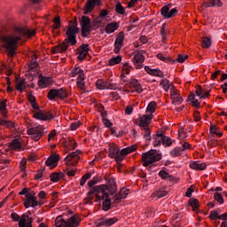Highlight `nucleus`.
Wrapping results in <instances>:
<instances>
[{
    "instance_id": "nucleus-1",
    "label": "nucleus",
    "mask_w": 227,
    "mask_h": 227,
    "mask_svg": "<svg viewBox=\"0 0 227 227\" xmlns=\"http://www.w3.org/2000/svg\"><path fill=\"white\" fill-rule=\"evenodd\" d=\"M36 35V30L22 27H14L12 33L9 35L0 34V42L2 47L6 49L8 55L13 58L15 56V51L19 49V42L27 36V38H33Z\"/></svg>"
},
{
    "instance_id": "nucleus-2",
    "label": "nucleus",
    "mask_w": 227,
    "mask_h": 227,
    "mask_svg": "<svg viewBox=\"0 0 227 227\" xmlns=\"http://www.w3.org/2000/svg\"><path fill=\"white\" fill-rule=\"evenodd\" d=\"M78 33L79 27H77V24L70 23L67 30V39H66L62 43L54 46L51 49L52 54H63L64 52H67L68 50V43L71 45H75L77 43L76 35Z\"/></svg>"
},
{
    "instance_id": "nucleus-3",
    "label": "nucleus",
    "mask_w": 227,
    "mask_h": 227,
    "mask_svg": "<svg viewBox=\"0 0 227 227\" xmlns=\"http://www.w3.org/2000/svg\"><path fill=\"white\" fill-rule=\"evenodd\" d=\"M95 196L99 201H103V210L107 212L111 208V199L109 198V193H107V186L105 184L97 185L91 188L88 193L85 200L91 201Z\"/></svg>"
},
{
    "instance_id": "nucleus-4",
    "label": "nucleus",
    "mask_w": 227,
    "mask_h": 227,
    "mask_svg": "<svg viewBox=\"0 0 227 227\" xmlns=\"http://www.w3.org/2000/svg\"><path fill=\"white\" fill-rule=\"evenodd\" d=\"M11 219H12L14 223H19V227H33V218H31L28 214H23L20 216L16 212H12L11 214Z\"/></svg>"
},
{
    "instance_id": "nucleus-5",
    "label": "nucleus",
    "mask_w": 227,
    "mask_h": 227,
    "mask_svg": "<svg viewBox=\"0 0 227 227\" xmlns=\"http://www.w3.org/2000/svg\"><path fill=\"white\" fill-rule=\"evenodd\" d=\"M27 136L30 137L33 141H40L45 136V128L43 125H37L33 127H27Z\"/></svg>"
},
{
    "instance_id": "nucleus-6",
    "label": "nucleus",
    "mask_w": 227,
    "mask_h": 227,
    "mask_svg": "<svg viewBox=\"0 0 227 227\" xmlns=\"http://www.w3.org/2000/svg\"><path fill=\"white\" fill-rule=\"evenodd\" d=\"M160 159H162V156H160L155 150H151L142 154V162L145 168L153 164V162L160 160Z\"/></svg>"
},
{
    "instance_id": "nucleus-7",
    "label": "nucleus",
    "mask_w": 227,
    "mask_h": 227,
    "mask_svg": "<svg viewBox=\"0 0 227 227\" xmlns=\"http://www.w3.org/2000/svg\"><path fill=\"white\" fill-rule=\"evenodd\" d=\"M79 222L77 221V216H72L71 218L65 221L63 217L58 216L55 219L56 227H77Z\"/></svg>"
},
{
    "instance_id": "nucleus-8",
    "label": "nucleus",
    "mask_w": 227,
    "mask_h": 227,
    "mask_svg": "<svg viewBox=\"0 0 227 227\" xmlns=\"http://www.w3.org/2000/svg\"><path fill=\"white\" fill-rule=\"evenodd\" d=\"M80 26L82 38H87L91 33V20H90V17L82 16L80 20Z\"/></svg>"
},
{
    "instance_id": "nucleus-9",
    "label": "nucleus",
    "mask_w": 227,
    "mask_h": 227,
    "mask_svg": "<svg viewBox=\"0 0 227 227\" xmlns=\"http://www.w3.org/2000/svg\"><path fill=\"white\" fill-rule=\"evenodd\" d=\"M79 160H81V150H76L75 152H72L67 154L64 162L67 168H70V166H77V164H79Z\"/></svg>"
},
{
    "instance_id": "nucleus-10",
    "label": "nucleus",
    "mask_w": 227,
    "mask_h": 227,
    "mask_svg": "<svg viewBox=\"0 0 227 227\" xmlns=\"http://www.w3.org/2000/svg\"><path fill=\"white\" fill-rule=\"evenodd\" d=\"M23 205L25 208H35V207H38V198H36L35 191H30V192L26 196Z\"/></svg>"
},
{
    "instance_id": "nucleus-11",
    "label": "nucleus",
    "mask_w": 227,
    "mask_h": 227,
    "mask_svg": "<svg viewBox=\"0 0 227 227\" xmlns=\"http://www.w3.org/2000/svg\"><path fill=\"white\" fill-rule=\"evenodd\" d=\"M132 63L136 68V70H141L143 68L145 63V55L140 51L133 52Z\"/></svg>"
},
{
    "instance_id": "nucleus-12",
    "label": "nucleus",
    "mask_w": 227,
    "mask_h": 227,
    "mask_svg": "<svg viewBox=\"0 0 227 227\" xmlns=\"http://www.w3.org/2000/svg\"><path fill=\"white\" fill-rule=\"evenodd\" d=\"M34 118L41 120L42 121H51L54 120V115L51 112H43L42 110L33 113Z\"/></svg>"
},
{
    "instance_id": "nucleus-13",
    "label": "nucleus",
    "mask_w": 227,
    "mask_h": 227,
    "mask_svg": "<svg viewBox=\"0 0 227 227\" xmlns=\"http://www.w3.org/2000/svg\"><path fill=\"white\" fill-rule=\"evenodd\" d=\"M123 42H125V33L120 32L116 35L115 42H114V54L120 53V51H121V48L123 47Z\"/></svg>"
},
{
    "instance_id": "nucleus-14",
    "label": "nucleus",
    "mask_w": 227,
    "mask_h": 227,
    "mask_svg": "<svg viewBox=\"0 0 227 227\" xmlns=\"http://www.w3.org/2000/svg\"><path fill=\"white\" fill-rule=\"evenodd\" d=\"M153 116H154L153 114H143L137 119V124L139 127H148L149 124L152 123V120H153Z\"/></svg>"
},
{
    "instance_id": "nucleus-15",
    "label": "nucleus",
    "mask_w": 227,
    "mask_h": 227,
    "mask_svg": "<svg viewBox=\"0 0 227 227\" xmlns=\"http://www.w3.org/2000/svg\"><path fill=\"white\" fill-rule=\"evenodd\" d=\"M137 150V146L136 145H131L128 146L126 148H123L121 150L120 156L117 157V163L120 164L129 153H132V152H136Z\"/></svg>"
},
{
    "instance_id": "nucleus-16",
    "label": "nucleus",
    "mask_w": 227,
    "mask_h": 227,
    "mask_svg": "<svg viewBox=\"0 0 227 227\" xmlns=\"http://www.w3.org/2000/svg\"><path fill=\"white\" fill-rule=\"evenodd\" d=\"M98 90H116V83H111L109 82H105L104 80H98L96 82Z\"/></svg>"
},
{
    "instance_id": "nucleus-17",
    "label": "nucleus",
    "mask_w": 227,
    "mask_h": 227,
    "mask_svg": "<svg viewBox=\"0 0 227 227\" xmlns=\"http://www.w3.org/2000/svg\"><path fill=\"white\" fill-rule=\"evenodd\" d=\"M109 153L108 156L110 159H115L116 162H118V157H120V148L115 144H109L108 145Z\"/></svg>"
},
{
    "instance_id": "nucleus-18",
    "label": "nucleus",
    "mask_w": 227,
    "mask_h": 227,
    "mask_svg": "<svg viewBox=\"0 0 227 227\" xmlns=\"http://www.w3.org/2000/svg\"><path fill=\"white\" fill-rule=\"evenodd\" d=\"M59 162V154L54 153L51 154L45 161V164L50 169H54Z\"/></svg>"
},
{
    "instance_id": "nucleus-19",
    "label": "nucleus",
    "mask_w": 227,
    "mask_h": 227,
    "mask_svg": "<svg viewBox=\"0 0 227 227\" xmlns=\"http://www.w3.org/2000/svg\"><path fill=\"white\" fill-rule=\"evenodd\" d=\"M201 6H203V8H221L223 2L221 0H204Z\"/></svg>"
},
{
    "instance_id": "nucleus-20",
    "label": "nucleus",
    "mask_w": 227,
    "mask_h": 227,
    "mask_svg": "<svg viewBox=\"0 0 227 227\" xmlns=\"http://www.w3.org/2000/svg\"><path fill=\"white\" fill-rule=\"evenodd\" d=\"M100 0H87L84 6V14L88 15V13H91L93 10H95V6L99 4Z\"/></svg>"
},
{
    "instance_id": "nucleus-21",
    "label": "nucleus",
    "mask_w": 227,
    "mask_h": 227,
    "mask_svg": "<svg viewBox=\"0 0 227 227\" xmlns=\"http://www.w3.org/2000/svg\"><path fill=\"white\" fill-rule=\"evenodd\" d=\"M70 77H76L77 81L79 79H86L84 75V70L80 67H74L69 74Z\"/></svg>"
},
{
    "instance_id": "nucleus-22",
    "label": "nucleus",
    "mask_w": 227,
    "mask_h": 227,
    "mask_svg": "<svg viewBox=\"0 0 227 227\" xmlns=\"http://www.w3.org/2000/svg\"><path fill=\"white\" fill-rule=\"evenodd\" d=\"M37 84L39 88H42V89L49 88V86L52 84V78L39 75V80Z\"/></svg>"
},
{
    "instance_id": "nucleus-23",
    "label": "nucleus",
    "mask_w": 227,
    "mask_h": 227,
    "mask_svg": "<svg viewBox=\"0 0 227 227\" xmlns=\"http://www.w3.org/2000/svg\"><path fill=\"white\" fill-rule=\"evenodd\" d=\"M90 51V46L88 44H82L78 49V59L83 61L88 56V51Z\"/></svg>"
},
{
    "instance_id": "nucleus-24",
    "label": "nucleus",
    "mask_w": 227,
    "mask_h": 227,
    "mask_svg": "<svg viewBox=\"0 0 227 227\" xmlns=\"http://www.w3.org/2000/svg\"><path fill=\"white\" fill-rule=\"evenodd\" d=\"M9 150H12V152H20V150H24L22 148V143H20V140L19 138H14L8 144Z\"/></svg>"
},
{
    "instance_id": "nucleus-25",
    "label": "nucleus",
    "mask_w": 227,
    "mask_h": 227,
    "mask_svg": "<svg viewBox=\"0 0 227 227\" xmlns=\"http://www.w3.org/2000/svg\"><path fill=\"white\" fill-rule=\"evenodd\" d=\"M190 168L191 169H194L195 171H205V169H207V163L199 162V161H191Z\"/></svg>"
},
{
    "instance_id": "nucleus-26",
    "label": "nucleus",
    "mask_w": 227,
    "mask_h": 227,
    "mask_svg": "<svg viewBox=\"0 0 227 227\" xmlns=\"http://www.w3.org/2000/svg\"><path fill=\"white\" fill-rule=\"evenodd\" d=\"M145 70L149 75H153L154 77H164V73L160 69H152L150 67L145 66Z\"/></svg>"
},
{
    "instance_id": "nucleus-27",
    "label": "nucleus",
    "mask_w": 227,
    "mask_h": 227,
    "mask_svg": "<svg viewBox=\"0 0 227 227\" xmlns=\"http://www.w3.org/2000/svg\"><path fill=\"white\" fill-rule=\"evenodd\" d=\"M158 175L161 180H167L168 182L175 181V177L173 176V175H170L164 169H161Z\"/></svg>"
},
{
    "instance_id": "nucleus-28",
    "label": "nucleus",
    "mask_w": 227,
    "mask_h": 227,
    "mask_svg": "<svg viewBox=\"0 0 227 227\" xmlns=\"http://www.w3.org/2000/svg\"><path fill=\"white\" fill-rule=\"evenodd\" d=\"M118 27H120V23H109L105 28V33H106V35H111V33H114Z\"/></svg>"
},
{
    "instance_id": "nucleus-29",
    "label": "nucleus",
    "mask_w": 227,
    "mask_h": 227,
    "mask_svg": "<svg viewBox=\"0 0 227 227\" xmlns=\"http://www.w3.org/2000/svg\"><path fill=\"white\" fill-rule=\"evenodd\" d=\"M130 70H132V66L129 62H125L121 66V77L123 79L125 75H129L130 74Z\"/></svg>"
},
{
    "instance_id": "nucleus-30",
    "label": "nucleus",
    "mask_w": 227,
    "mask_h": 227,
    "mask_svg": "<svg viewBox=\"0 0 227 227\" xmlns=\"http://www.w3.org/2000/svg\"><path fill=\"white\" fill-rule=\"evenodd\" d=\"M129 84L134 88L135 91L138 94L143 93V87L137 79H131Z\"/></svg>"
},
{
    "instance_id": "nucleus-31",
    "label": "nucleus",
    "mask_w": 227,
    "mask_h": 227,
    "mask_svg": "<svg viewBox=\"0 0 227 227\" xmlns=\"http://www.w3.org/2000/svg\"><path fill=\"white\" fill-rule=\"evenodd\" d=\"M27 88V86L26 85V80L16 78V90L18 91H20V93H22V91H24V90H26Z\"/></svg>"
},
{
    "instance_id": "nucleus-32",
    "label": "nucleus",
    "mask_w": 227,
    "mask_h": 227,
    "mask_svg": "<svg viewBox=\"0 0 227 227\" xmlns=\"http://www.w3.org/2000/svg\"><path fill=\"white\" fill-rule=\"evenodd\" d=\"M63 178H65V173L63 172H53L50 176V180L54 183L59 182Z\"/></svg>"
},
{
    "instance_id": "nucleus-33",
    "label": "nucleus",
    "mask_w": 227,
    "mask_h": 227,
    "mask_svg": "<svg viewBox=\"0 0 227 227\" xmlns=\"http://www.w3.org/2000/svg\"><path fill=\"white\" fill-rule=\"evenodd\" d=\"M129 196V189L127 188H122L120 192H118L115 195V201H120L121 200H125Z\"/></svg>"
},
{
    "instance_id": "nucleus-34",
    "label": "nucleus",
    "mask_w": 227,
    "mask_h": 227,
    "mask_svg": "<svg viewBox=\"0 0 227 227\" xmlns=\"http://www.w3.org/2000/svg\"><path fill=\"white\" fill-rule=\"evenodd\" d=\"M157 111V102L151 101L145 110V114H153Z\"/></svg>"
},
{
    "instance_id": "nucleus-35",
    "label": "nucleus",
    "mask_w": 227,
    "mask_h": 227,
    "mask_svg": "<svg viewBox=\"0 0 227 227\" xmlns=\"http://www.w3.org/2000/svg\"><path fill=\"white\" fill-rule=\"evenodd\" d=\"M189 205L192 207L193 212H196V214L200 212V201L197 199H190Z\"/></svg>"
},
{
    "instance_id": "nucleus-36",
    "label": "nucleus",
    "mask_w": 227,
    "mask_h": 227,
    "mask_svg": "<svg viewBox=\"0 0 227 227\" xmlns=\"http://www.w3.org/2000/svg\"><path fill=\"white\" fill-rule=\"evenodd\" d=\"M160 85L161 86V88H163L166 93H168V91H169V90H171L174 86L173 83H170L169 80L168 79L161 80Z\"/></svg>"
},
{
    "instance_id": "nucleus-37",
    "label": "nucleus",
    "mask_w": 227,
    "mask_h": 227,
    "mask_svg": "<svg viewBox=\"0 0 227 227\" xmlns=\"http://www.w3.org/2000/svg\"><path fill=\"white\" fill-rule=\"evenodd\" d=\"M209 132L210 134H215L217 137H223V132L221 131V129L214 124L210 125Z\"/></svg>"
},
{
    "instance_id": "nucleus-38",
    "label": "nucleus",
    "mask_w": 227,
    "mask_h": 227,
    "mask_svg": "<svg viewBox=\"0 0 227 227\" xmlns=\"http://www.w3.org/2000/svg\"><path fill=\"white\" fill-rule=\"evenodd\" d=\"M106 184H104L107 187V189H112V192H116V182L114 178L106 179Z\"/></svg>"
},
{
    "instance_id": "nucleus-39",
    "label": "nucleus",
    "mask_w": 227,
    "mask_h": 227,
    "mask_svg": "<svg viewBox=\"0 0 227 227\" xmlns=\"http://www.w3.org/2000/svg\"><path fill=\"white\" fill-rule=\"evenodd\" d=\"M57 97L61 100H65V98H68V92L65 89L57 90Z\"/></svg>"
},
{
    "instance_id": "nucleus-40",
    "label": "nucleus",
    "mask_w": 227,
    "mask_h": 227,
    "mask_svg": "<svg viewBox=\"0 0 227 227\" xmlns=\"http://www.w3.org/2000/svg\"><path fill=\"white\" fill-rule=\"evenodd\" d=\"M121 63V56L111 58L108 61L109 67H114V65H120Z\"/></svg>"
},
{
    "instance_id": "nucleus-41",
    "label": "nucleus",
    "mask_w": 227,
    "mask_h": 227,
    "mask_svg": "<svg viewBox=\"0 0 227 227\" xmlns=\"http://www.w3.org/2000/svg\"><path fill=\"white\" fill-rule=\"evenodd\" d=\"M36 59H38V56H36V54H34L29 63L30 70H33V68H37L39 64L38 61H36Z\"/></svg>"
},
{
    "instance_id": "nucleus-42",
    "label": "nucleus",
    "mask_w": 227,
    "mask_h": 227,
    "mask_svg": "<svg viewBox=\"0 0 227 227\" xmlns=\"http://www.w3.org/2000/svg\"><path fill=\"white\" fill-rule=\"evenodd\" d=\"M162 137H163V133H158L154 137V141H153V146H160V144L162 143Z\"/></svg>"
},
{
    "instance_id": "nucleus-43",
    "label": "nucleus",
    "mask_w": 227,
    "mask_h": 227,
    "mask_svg": "<svg viewBox=\"0 0 227 227\" xmlns=\"http://www.w3.org/2000/svg\"><path fill=\"white\" fill-rule=\"evenodd\" d=\"M183 152L184 149H182V147H176L170 152V155L171 157H180Z\"/></svg>"
},
{
    "instance_id": "nucleus-44",
    "label": "nucleus",
    "mask_w": 227,
    "mask_h": 227,
    "mask_svg": "<svg viewBox=\"0 0 227 227\" xmlns=\"http://www.w3.org/2000/svg\"><path fill=\"white\" fill-rule=\"evenodd\" d=\"M167 195L168 192L166 190H158L153 193V198H164Z\"/></svg>"
},
{
    "instance_id": "nucleus-45",
    "label": "nucleus",
    "mask_w": 227,
    "mask_h": 227,
    "mask_svg": "<svg viewBox=\"0 0 227 227\" xmlns=\"http://www.w3.org/2000/svg\"><path fill=\"white\" fill-rule=\"evenodd\" d=\"M90 178H91V172H89V173L83 175L80 180V185L82 187H84L86 182H88V180H90Z\"/></svg>"
},
{
    "instance_id": "nucleus-46",
    "label": "nucleus",
    "mask_w": 227,
    "mask_h": 227,
    "mask_svg": "<svg viewBox=\"0 0 227 227\" xmlns=\"http://www.w3.org/2000/svg\"><path fill=\"white\" fill-rule=\"evenodd\" d=\"M210 45H212V40L209 37H203L202 47L204 49H210Z\"/></svg>"
},
{
    "instance_id": "nucleus-47",
    "label": "nucleus",
    "mask_w": 227,
    "mask_h": 227,
    "mask_svg": "<svg viewBox=\"0 0 227 227\" xmlns=\"http://www.w3.org/2000/svg\"><path fill=\"white\" fill-rule=\"evenodd\" d=\"M85 78H80L76 82V86L79 90H82L84 91L86 90V83L84 82Z\"/></svg>"
},
{
    "instance_id": "nucleus-48",
    "label": "nucleus",
    "mask_w": 227,
    "mask_h": 227,
    "mask_svg": "<svg viewBox=\"0 0 227 227\" xmlns=\"http://www.w3.org/2000/svg\"><path fill=\"white\" fill-rule=\"evenodd\" d=\"M171 100H172V104H174V106H180V104H182V102H184V98H182V96H180V94L172 98Z\"/></svg>"
},
{
    "instance_id": "nucleus-49",
    "label": "nucleus",
    "mask_w": 227,
    "mask_h": 227,
    "mask_svg": "<svg viewBox=\"0 0 227 227\" xmlns=\"http://www.w3.org/2000/svg\"><path fill=\"white\" fill-rule=\"evenodd\" d=\"M161 144L163 145V146H171V145H173V142L171 141V137L163 135Z\"/></svg>"
},
{
    "instance_id": "nucleus-50",
    "label": "nucleus",
    "mask_w": 227,
    "mask_h": 227,
    "mask_svg": "<svg viewBox=\"0 0 227 227\" xmlns=\"http://www.w3.org/2000/svg\"><path fill=\"white\" fill-rule=\"evenodd\" d=\"M115 12L119 13V15H125V8L121 5V3H117L115 5Z\"/></svg>"
},
{
    "instance_id": "nucleus-51",
    "label": "nucleus",
    "mask_w": 227,
    "mask_h": 227,
    "mask_svg": "<svg viewBox=\"0 0 227 227\" xmlns=\"http://www.w3.org/2000/svg\"><path fill=\"white\" fill-rule=\"evenodd\" d=\"M214 200L215 201H217V203H219L220 205H223V203H224V199H223V195L220 192H215Z\"/></svg>"
},
{
    "instance_id": "nucleus-52",
    "label": "nucleus",
    "mask_w": 227,
    "mask_h": 227,
    "mask_svg": "<svg viewBox=\"0 0 227 227\" xmlns=\"http://www.w3.org/2000/svg\"><path fill=\"white\" fill-rule=\"evenodd\" d=\"M221 215H219V212L217 210H213L209 214V219L211 221H215V219H220L221 220Z\"/></svg>"
},
{
    "instance_id": "nucleus-53",
    "label": "nucleus",
    "mask_w": 227,
    "mask_h": 227,
    "mask_svg": "<svg viewBox=\"0 0 227 227\" xmlns=\"http://www.w3.org/2000/svg\"><path fill=\"white\" fill-rule=\"evenodd\" d=\"M49 100H54V98H56V97H58V90L56 89H52L48 92L47 95Z\"/></svg>"
},
{
    "instance_id": "nucleus-54",
    "label": "nucleus",
    "mask_w": 227,
    "mask_h": 227,
    "mask_svg": "<svg viewBox=\"0 0 227 227\" xmlns=\"http://www.w3.org/2000/svg\"><path fill=\"white\" fill-rule=\"evenodd\" d=\"M54 24L52 25L53 29H59L61 27V19L59 17H55L53 19Z\"/></svg>"
},
{
    "instance_id": "nucleus-55",
    "label": "nucleus",
    "mask_w": 227,
    "mask_h": 227,
    "mask_svg": "<svg viewBox=\"0 0 227 227\" xmlns=\"http://www.w3.org/2000/svg\"><path fill=\"white\" fill-rule=\"evenodd\" d=\"M160 13H161L162 17H164V19H168V17L169 15V6L164 5L161 8Z\"/></svg>"
},
{
    "instance_id": "nucleus-56",
    "label": "nucleus",
    "mask_w": 227,
    "mask_h": 227,
    "mask_svg": "<svg viewBox=\"0 0 227 227\" xmlns=\"http://www.w3.org/2000/svg\"><path fill=\"white\" fill-rule=\"evenodd\" d=\"M95 226L96 227L106 226V218L103 217V218H100V219L97 220L95 222Z\"/></svg>"
},
{
    "instance_id": "nucleus-57",
    "label": "nucleus",
    "mask_w": 227,
    "mask_h": 227,
    "mask_svg": "<svg viewBox=\"0 0 227 227\" xmlns=\"http://www.w3.org/2000/svg\"><path fill=\"white\" fill-rule=\"evenodd\" d=\"M100 180H98V177H93L90 181L88 182V187H90V189H93L97 184H98Z\"/></svg>"
},
{
    "instance_id": "nucleus-58",
    "label": "nucleus",
    "mask_w": 227,
    "mask_h": 227,
    "mask_svg": "<svg viewBox=\"0 0 227 227\" xmlns=\"http://www.w3.org/2000/svg\"><path fill=\"white\" fill-rule=\"evenodd\" d=\"M178 95H180V91H178V90H176V88H175V85H173L172 88L170 89V98H174L175 97H177Z\"/></svg>"
},
{
    "instance_id": "nucleus-59",
    "label": "nucleus",
    "mask_w": 227,
    "mask_h": 227,
    "mask_svg": "<svg viewBox=\"0 0 227 227\" xmlns=\"http://www.w3.org/2000/svg\"><path fill=\"white\" fill-rule=\"evenodd\" d=\"M118 223V218H106V227L113 226V224H116Z\"/></svg>"
},
{
    "instance_id": "nucleus-60",
    "label": "nucleus",
    "mask_w": 227,
    "mask_h": 227,
    "mask_svg": "<svg viewBox=\"0 0 227 227\" xmlns=\"http://www.w3.org/2000/svg\"><path fill=\"white\" fill-rule=\"evenodd\" d=\"M80 127H81V121H76L71 123L70 129L71 130H77V129H79Z\"/></svg>"
},
{
    "instance_id": "nucleus-61",
    "label": "nucleus",
    "mask_w": 227,
    "mask_h": 227,
    "mask_svg": "<svg viewBox=\"0 0 227 227\" xmlns=\"http://www.w3.org/2000/svg\"><path fill=\"white\" fill-rule=\"evenodd\" d=\"M26 164H27V160H26V158H22L20 163L21 171H26Z\"/></svg>"
},
{
    "instance_id": "nucleus-62",
    "label": "nucleus",
    "mask_w": 227,
    "mask_h": 227,
    "mask_svg": "<svg viewBox=\"0 0 227 227\" xmlns=\"http://www.w3.org/2000/svg\"><path fill=\"white\" fill-rule=\"evenodd\" d=\"M160 35L163 38V40H166V36H168V34L166 33V24H163L160 28Z\"/></svg>"
},
{
    "instance_id": "nucleus-63",
    "label": "nucleus",
    "mask_w": 227,
    "mask_h": 227,
    "mask_svg": "<svg viewBox=\"0 0 227 227\" xmlns=\"http://www.w3.org/2000/svg\"><path fill=\"white\" fill-rule=\"evenodd\" d=\"M195 95H197V97L201 98V97L203 95V88H201V86L197 87V89L195 90Z\"/></svg>"
},
{
    "instance_id": "nucleus-64",
    "label": "nucleus",
    "mask_w": 227,
    "mask_h": 227,
    "mask_svg": "<svg viewBox=\"0 0 227 227\" xmlns=\"http://www.w3.org/2000/svg\"><path fill=\"white\" fill-rule=\"evenodd\" d=\"M188 58H189V55L179 54L178 58H177V61H178V63H184L185 61V59H187Z\"/></svg>"
}]
</instances>
